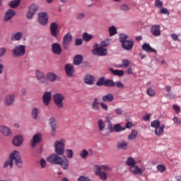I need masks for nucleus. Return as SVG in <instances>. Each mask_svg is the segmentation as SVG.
<instances>
[{"instance_id":"32","label":"nucleus","mask_w":181,"mask_h":181,"mask_svg":"<svg viewBox=\"0 0 181 181\" xmlns=\"http://www.w3.org/2000/svg\"><path fill=\"white\" fill-rule=\"evenodd\" d=\"M164 130H165V124H162L161 126H158V127H156L155 129V134L158 136H159L160 135H163V134L165 132Z\"/></svg>"},{"instance_id":"14","label":"nucleus","mask_w":181,"mask_h":181,"mask_svg":"<svg viewBox=\"0 0 181 181\" xmlns=\"http://www.w3.org/2000/svg\"><path fill=\"white\" fill-rule=\"evenodd\" d=\"M95 175L96 176H98L99 179H100V180L103 181H105L107 180V179H108V175L107 174V173L104 172V171H101L100 170V167H98L97 168H95Z\"/></svg>"},{"instance_id":"30","label":"nucleus","mask_w":181,"mask_h":181,"mask_svg":"<svg viewBox=\"0 0 181 181\" xmlns=\"http://www.w3.org/2000/svg\"><path fill=\"white\" fill-rule=\"evenodd\" d=\"M22 142H23V137L22 136H16L13 140V144L15 146H21Z\"/></svg>"},{"instance_id":"64","label":"nucleus","mask_w":181,"mask_h":181,"mask_svg":"<svg viewBox=\"0 0 181 181\" xmlns=\"http://www.w3.org/2000/svg\"><path fill=\"white\" fill-rule=\"evenodd\" d=\"M143 119L144 121H149V119H151V115L147 114L145 116H143Z\"/></svg>"},{"instance_id":"59","label":"nucleus","mask_w":181,"mask_h":181,"mask_svg":"<svg viewBox=\"0 0 181 181\" xmlns=\"http://www.w3.org/2000/svg\"><path fill=\"white\" fill-rule=\"evenodd\" d=\"M81 45H83V40L77 38L75 40V46H81Z\"/></svg>"},{"instance_id":"42","label":"nucleus","mask_w":181,"mask_h":181,"mask_svg":"<svg viewBox=\"0 0 181 181\" xmlns=\"http://www.w3.org/2000/svg\"><path fill=\"white\" fill-rule=\"evenodd\" d=\"M19 4H21V0H13L10 2L9 5L11 8H16L19 6Z\"/></svg>"},{"instance_id":"6","label":"nucleus","mask_w":181,"mask_h":181,"mask_svg":"<svg viewBox=\"0 0 181 181\" xmlns=\"http://www.w3.org/2000/svg\"><path fill=\"white\" fill-rule=\"evenodd\" d=\"M53 100L55 105L58 108H63L64 107V105L63 103V101H64V95L62 93H57L53 95Z\"/></svg>"},{"instance_id":"17","label":"nucleus","mask_w":181,"mask_h":181,"mask_svg":"<svg viewBox=\"0 0 181 181\" xmlns=\"http://www.w3.org/2000/svg\"><path fill=\"white\" fill-rule=\"evenodd\" d=\"M52 53H54V54H57L58 56H59V54H62V49L60 44L57 42L52 44Z\"/></svg>"},{"instance_id":"46","label":"nucleus","mask_w":181,"mask_h":181,"mask_svg":"<svg viewBox=\"0 0 181 181\" xmlns=\"http://www.w3.org/2000/svg\"><path fill=\"white\" fill-rule=\"evenodd\" d=\"M66 154L67 158H69V159H71V158H73L74 153L73 152V150H71V149H66Z\"/></svg>"},{"instance_id":"18","label":"nucleus","mask_w":181,"mask_h":181,"mask_svg":"<svg viewBox=\"0 0 181 181\" xmlns=\"http://www.w3.org/2000/svg\"><path fill=\"white\" fill-rule=\"evenodd\" d=\"M42 101L47 107L49 104H50V101H52V93L51 92H45L42 96Z\"/></svg>"},{"instance_id":"39","label":"nucleus","mask_w":181,"mask_h":181,"mask_svg":"<svg viewBox=\"0 0 181 181\" xmlns=\"http://www.w3.org/2000/svg\"><path fill=\"white\" fill-rule=\"evenodd\" d=\"M105 78L102 77L97 81L96 86H98V87H102V86H104V87H105Z\"/></svg>"},{"instance_id":"31","label":"nucleus","mask_w":181,"mask_h":181,"mask_svg":"<svg viewBox=\"0 0 181 181\" xmlns=\"http://www.w3.org/2000/svg\"><path fill=\"white\" fill-rule=\"evenodd\" d=\"M81 63H83V55H76L74 58V64H75V66H80Z\"/></svg>"},{"instance_id":"40","label":"nucleus","mask_w":181,"mask_h":181,"mask_svg":"<svg viewBox=\"0 0 181 181\" xmlns=\"http://www.w3.org/2000/svg\"><path fill=\"white\" fill-rule=\"evenodd\" d=\"M109 33L110 36H115V35H117V28L115 26L112 25L109 28Z\"/></svg>"},{"instance_id":"1","label":"nucleus","mask_w":181,"mask_h":181,"mask_svg":"<svg viewBox=\"0 0 181 181\" xmlns=\"http://www.w3.org/2000/svg\"><path fill=\"white\" fill-rule=\"evenodd\" d=\"M13 160L17 168H22V158H21V154L18 151H14L10 154L9 159L4 163V168H8V166H10V168L12 169V168H13Z\"/></svg>"},{"instance_id":"50","label":"nucleus","mask_w":181,"mask_h":181,"mask_svg":"<svg viewBox=\"0 0 181 181\" xmlns=\"http://www.w3.org/2000/svg\"><path fill=\"white\" fill-rule=\"evenodd\" d=\"M122 64L120 65V67H128L129 66V60L128 59H123L122 62Z\"/></svg>"},{"instance_id":"16","label":"nucleus","mask_w":181,"mask_h":181,"mask_svg":"<svg viewBox=\"0 0 181 181\" xmlns=\"http://www.w3.org/2000/svg\"><path fill=\"white\" fill-rule=\"evenodd\" d=\"M41 141H42V134H40V133H37L35 135H34L31 140L32 148H35V146H36L37 144H40Z\"/></svg>"},{"instance_id":"29","label":"nucleus","mask_w":181,"mask_h":181,"mask_svg":"<svg viewBox=\"0 0 181 181\" xmlns=\"http://www.w3.org/2000/svg\"><path fill=\"white\" fill-rule=\"evenodd\" d=\"M117 149H122V151H125L128 149V143L125 141H119L117 144Z\"/></svg>"},{"instance_id":"49","label":"nucleus","mask_w":181,"mask_h":181,"mask_svg":"<svg viewBox=\"0 0 181 181\" xmlns=\"http://www.w3.org/2000/svg\"><path fill=\"white\" fill-rule=\"evenodd\" d=\"M155 6L156 8H162L163 6V2H162L160 0H156L155 1Z\"/></svg>"},{"instance_id":"34","label":"nucleus","mask_w":181,"mask_h":181,"mask_svg":"<svg viewBox=\"0 0 181 181\" xmlns=\"http://www.w3.org/2000/svg\"><path fill=\"white\" fill-rule=\"evenodd\" d=\"M98 127L100 132H103L105 129V122L103 121V119H100L98 121Z\"/></svg>"},{"instance_id":"28","label":"nucleus","mask_w":181,"mask_h":181,"mask_svg":"<svg viewBox=\"0 0 181 181\" xmlns=\"http://www.w3.org/2000/svg\"><path fill=\"white\" fill-rule=\"evenodd\" d=\"M91 108L92 110H93V111H100V102H98V98H93Z\"/></svg>"},{"instance_id":"8","label":"nucleus","mask_w":181,"mask_h":181,"mask_svg":"<svg viewBox=\"0 0 181 181\" xmlns=\"http://www.w3.org/2000/svg\"><path fill=\"white\" fill-rule=\"evenodd\" d=\"M73 40V37L71 33H67L63 38L62 47L64 50H67L70 47V43Z\"/></svg>"},{"instance_id":"43","label":"nucleus","mask_w":181,"mask_h":181,"mask_svg":"<svg viewBox=\"0 0 181 181\" xmlns=\"http://www.w3.org/2000/svg\"><path fill=\"white\" fill-rule=\"evenodd\" d=\"M156 168H157V170L160 173H163V172L166 170V167H165L163 164L158 165Z\"/></svg>"},{"instance_id":"61","label":"nucleus","mask_w":181,"mask_h":181,"mask_svg":"<svg viewBox=\"0 0 181 181\" xmlns=\"http://www.w3.org/2000/svg\"><path fill=\"white\" fill-rule=\"evenodd\" d=\"M107 46H108V41H102L101 42H100V47H103V48H104V47H107Z\"/></svg>"},{"instance_id":"36","label":"nucleus","mask_w":181,"mask_h":181,"mask_svg":"<svg viewBox=\"0 0 181 181\" xmlns=\"http://www.w3.org/2000/svg\"><path fill=\"white\" fill-rule=\"evenodd\" d=\"M23 33L21 32H18L11 35L12 40H21L22 39Z\"/></svg>"},{"instance_id":"38","label":"nucleus","mask_w":181,"mask_h":181,"mask_svg":"<svg viewBox=\"0 0 181 181\" xmlns=\"http://www.w3.org/2000/svg\"><path fill=\"white\" fill-rule=\"evenodd\" d=\"M105 87H115V82L112 79L105 81Z\"/></svg>"},{"instance_id":"58","label":"nucleus","mask_w":181,"mask_h":181,"mask_svg":"<svg viewBox=\"0 0 181 181\" xmlns=\"http://www.w3.org/2000/svg\"><path fill=\"white\" fill-rule=\"evenodd\" d=\"M160 12L163 15H169V10H168V8H163L160 9Z\"/></svg>"},{"instance_id":"10","label":"nucleus","mask_w":181,"mask_h":181,"mask_svg":"<svg viewBox=\"0 0 181 181\" xmlns=\"http://www.w3.org/2000/svg\"><path fill=\"white\" fill-rule=\"evenodd\" d=\"M38 9L39 7L37 6V4H31L29 7V11L27 13V18L32 19V18H33V16L36 15V12H37Z\"/></svg>"},{"instance_id":"27","label":"nucleus","mask_w":181,"mask_h":181,"mask_svg":"<svg viewBox=\"0 0 181 181\" xmlns=\"http://www.w3.org/2000/svg\"><path fill=\"white\" fill-rule=\"evenodd\" d=\"M0 131L3 134L4 136H9L11 135V129L6 126H0Z\"/></svg>"},{"instance_id":"22","label":"nucleus","mask_w":181,"mask_h":181,"mask_svg":"<svg viewBox=\"0 0 181 181\" xmlns=\"http://www.w3.org/2000/svg\"><path fill=\"white\" fill-rule=\"evenodd\" d=\"M59 30V25H57V23H52L50 25V32H51V35L52 36H53L54 37H57V35H58V32L57 30Z\"/></svg>"},{"instance_id":"44","label":"nucleus","mask_w":181,"mask_h":181,"mask_svg":"<svg viewBox=\"0 0 181 181\" xmlns=\"http://www.w3.org/2000/svg\"><path fill=\"white\" fill-rule=\"evenodd\" d=\"M151 127L156 129L158 127H160V122H159V120H154V121L151 122Z\"/></svg>"},{"instance_id":"21","label":"nucleus","mask_w":181,"mask_h":181,"mask_svg":"<svg viewBox=\"0 0 181 181\" xmlns=\"http://www.w3.org/2000/svg\"><path fill=\"white\" fill-rule=\"evenodd\" d=\"M83 81L85 84H88V86H93V84H94V82L95 81V77L92 75L87 74L85 76Z\"/></svg>"},{"instance_id":"20","label":"nucleus","mask_w":181,"mask_h":181,"mask_svg":"<svg viewBox=\"0 0 181 181\" xmlns=\"http://www.w3.org/2000/svg\"><path fill=\"white\" fill-rule=\"evenodd\" d=\"M151 33L153 36L158 37V36H160V25H153L151 26Z\"/></svg>"},{"instance_id":"55","label":"nucleus","mask_w":181,"mask_h":181,"mask_svg":"<svg viewBox=\"0 0 181 181\" xmlns=\"http://www.w3.org/2000/svg\"><path fill=\"white\" fill-rule=\"evenodd\" d=\"M5 53H6V48L1 47L0 48V57H4V56H5Z\"/></svg>"},{"instance_id":"9","label":"nucleus","mask_w":181,"mask_h":181,"mask_svg":"<svg viewBox=\"0 0 181 181\" xmlns=\"http://www.w3.org/2000/svg\"><path fill=\"white\" fill-rule=\"evenodd\" d=\"M35 76L37 81H39L41 84H45V86L47 85V79L46 78V75H45V73L40 70H36Z\"/></svg>"},{"instance_id":"3","label":"nucleus","mask_w":181,"mask_h":181,"mask_svg":"<svg viewBox=\"0 0 181 181\" xmlns=\"http://www.w3.org/2000/svg\"><path fill=\"white\" fill-rule=\"evenodd\" d=\"M128 35L125 34H120L119 35V40L122 43V46L124 50H131L134 46V42L128 40Z\"/></svg>"},{"instance_id":"33","label":"nucleus","mask_w":181,"mask_h":181,"mask_svg":"<svg viewBox=\"0 0 181 181\" xmlns=\"http://www.w3.org/2000/svg\"><path fill=\"white\" fill-rule=\"evenodd\" d=\"M109 71L110 73H112L114 76H119V77H122V76H124V71L122 70H118V69L115 70L112 68H110Z\"/></svg>"},{"instance_id":"47","label":"nucleus","mask_w":181,"mask_h":181,"mask_svg":"<svg viewBox=\"0 0 181 181\" xmlns=\"http://www.w3.org/2000/svg\"><path fill=\"white\" fill-rule=\"evenodd\" d=\"M136 138V131L133 130L132 131V133L130 135L128 136L129 141H132L133 139H135Z\"/></svg>"},{"instance_id":"13","label":"nucleus","mask_w":181,"mask_h":181,"mask_svg":"<svg viewBox=\"0 0 181 181\" xmlns=\"http://www.w3.org/2000/svg\"><path fill=\"white\" fill-rule=\"evenodd\" d=\"M93 54L95 56H107V49L103 48V47H97L93 49L92 51Z\"/></svg>"},{"instance_id":"60","label":"nucleus","mask_w":181,"mask_h":181,"mask_svg":"<svg viewBox=\"0 0 181 181\" xmlns=\"http://www.w3.org/2000/svg\"><path fill=\"white\" fill-rule=\"evenodd\" d=\"M115 86H116V87H117V88H124V84H122V83L117 81L115 83Z\"/></svg>"},{"instance_id":"37","label":"nucleus","mask_w":181,"mask_h":181,"mask_svg":"<svg viewBox=\"0 0 181 181\" xmlns=\"http://www.w3.org/2000/svg\"><path fill=\"white\" fill-rule=\"evenodd\" d=\"M98 168H100V170L101 171L105 170V172H111L112 168H110V166L107 165H96L95 166V169H97Z\"/></svg>"},{"instance_id":"51","label":"nucleus","mask_w":181,"mask_h":181,"mask_svg":"<svg viewBox=\"0 0 181 181\" xmlns=\"http://www.w3.org/2000/svg\"><path fill=\"white\" fill-rule=\"evenodd\" d=\"M148 95L150 97H154L155 96V90L152 89L151 88H149L146 91Z\"/></svg>"},{"instance_id":"63","label":"nucleus","mask_w":181,"mask_h":181,"mask_svg":"<svg viewBox=\"0 0 181 181\" xmlns=\"http://www.w3.org/2000/svg\"><path fill=\"white\" fill-rule=\"evenodd\" d=\"M107 129H109L110 133L114 132V126H112V124L110 123L107 126Z\"/></svg>"},{"instance_id":"41","label":"nucleus","mask_w":181,"mask_h":181,"mask_svg":"<svg viewBox=\"0 0 181 181\" xmlns=\"http://www.w3.org/2000/svg\"><path fill=\"white\" fill-rule=\"evenodd\" d=\"M91 39H93V35L88 34V33H84L83 34V40L85 42H90V40H91Z\"/></svg>"},{"instance_id":"25","label":"nucleus","mask_w":181,"mask_h":181,"mask_svg":"<svg viewBox=\"0 0 181 181\" xmlns=\"http://www.w3.org/2000/svg\"><path fill=\"white\" fill-rule=\"evenodd\" d=\"M15 11L12 9L8 10L4 16L5 22H8V21H11V18H13V16H15Z\"/></svg>"},{"instance_id":"4","label":"nucleus","mask_w":181,"mask_h":181,"mask_svg":"<svg viewBox=\"0 0 181 181\" xmlns=\"http://www.w3.org/2000/svg\"><path fill=\"white\" fill-rule=\"evenodd\" d=\"M66 142L64 139L56 141L54 143V151L57 155L63 156L64 154V145Z\"/></svg>"},{"instance_id":"62","label":"nucleus","mask_w":181,"mask_h":181,"mask_svg":"<svg viewBox=\"0 0 181 181\" xmlns=\"http://www.w3.org/2000/svg\"><path fill=\"white\" fill-rule=\"evenodd\" d=\"M173 122H174L175 124H176L177 125H180V124H181V121L179 120V118H177V117H173Z\"/></svg>"},{"instance_id":"57","label":"nucleus","mask_w":181,"mask_h":181,"mask_svg":"<svg viewBox=\"0 0 181 181\" xmlns=\"http://www.w3.org/2000/svg\"><path fill=\"white\" fill-rule=\"evenodd\" d=\"M40 165L42 169H45V168H46V160L42 158L40 161Z\"/></svg>"},{"instance_id":"56","label":"nucleus","mask_w":181,"mask_h":181,"mask_svg":"<svg viewBox=\"0 0 181 181\" xmlns=\"http://www.w3.org/2000/svg\"><path fill=\"white\" fill-rule=\"evenodd\" d=\"M78 181H91L89 180L88 177H85L84 175H81L78 177Z\"/></svg>"},{"instance_id":"53","label":"nucleus","mask_w":181,"mask_h":181,"mask_svg":"<svg viewBox=\"0 0 181 181\" xmlns=\"http://www.w3.org/2000/svg\"><path fill=\"white\" fill-rule=\"evenodd\" d=\"M100 107L104 111H108V105H107V103L104 102L100 103Z\"/></svg>"},{"instance_id":"19","label":"nucleus","mask_w":181,"mask_h":181,"mask_svg":"<svg viewBox=\"0 0 181 181\" xmlns=\"http://www.w3.org/2000/svg\"><path fill=\"white\" fill-rule=\"evenodd\" d=\"M65 71L68 77H73L74 76V66L70 64L65 66Z\"/></svg>"},{"instance_id":"15","label":"nucleus","mask_w":181,"mask_h":181,"mask_svg":"<svg viewBox=\"0 0 181 181\" xmlns=\"http://www.w3.org/2000/svg\"><path fill=\"white\" fill-rule=\"evenodd\" d=\"M15 103V95H7L4 98V104L6 107H11Z\"/></svg>"},{"instance_id":"24","label":"nucleus","mask_w":181,"mask_h":181,"mask_svg":"<svg viewBox=\"0 0 181 181\" xmlns=\"http://www.w3.org/2000/svg\"><path fill=\"white\" fill-rule=\"evenodd\" d=\"M47 81H50V83H54L58 78L56 74L53 72H49L46 75Z\"/></svg>"},{"instance_id":"52","label":"nucleus","mask_w":181,"mask_h":181,"mask_svg":"<svg viewBox=\"0 0 181 181\" xmlns=\"http://www.w3.org/2000/svg\"><path fill=\"white\" fill-rule=\"evenodd\" d=\"M86 18V14L83 13H79L76 15V19L78 21H81Z\"/></svg>"},{"instance_id":"12","label":"nucleus","mask_w":181,"mask_h":181,"mask_svg":"<svg viewBox=\"0 0 181 181\" xmlns=\"http://www.w3.org/2000/svg\"><path fill=\"white\" fill-rule=\"evenodd\" d=\"M49 21V16H47V13L42 12L38 14V22L40 25H47V22Z\"/></svg>"},{"instance_id":"48","label":"nucleus","mask_w":181,"mask_h":181,"mask_svg":"<svg viewBox=\"0 0 181 181\" xmlns=\"http://www.w3.org/2000/svg\"><path fill=\"white\" fill-rule=\"evenodd\" d=\"M124 128L121 127V125L119 124H115L114 125V131L115 132H121V131H124Z\"/></svg>"},{"instance_id":"2","label":"nucleus","mask_w":181,"mask_h":181,"mask_svg":"<svg viewBox=\"0 0 181 181\" xmlns=\"http://www.w3.org/2000/svg\"><path fill=\"white\" fill-rule=\"evenodd\" d=\"M47 160L52 165H60L65 170L69 168V160L66 158L64 160L59 154H52L47 157Z\"/></svg>"},{"instance_id":"35","label":"nucleus","mask_w":181,"mask_h":181,"mask_svg":"<svg viewBox=\"0 0 181 181\" xmlns=\"http://www.w3.org/2000/svg\"><path fill=\"white\" fill-rule=\"evenodd\" d=\"M40 112V109L37 107H33L32 110V117L34 119H37V116Z\"/></svg>"},{"instance_id":"7","label":"nucleus","mask_w":181,"mask_h":181,"mask_svg":"<svg viewBox=\"0 0 181 181\" xmlns=\"http://www.w3.org/2000/svg\"><path fill=\"white\" fill-rule=\"evenodd\" d=\"M126 165L129 166V170L133 175H136V162L132 157L127 158Z\"/></svg>"},{"instance_id":"45","label":"nucleus","mask_w":181,"mask_h":181,"mask_svg":"<svg viewBox=\"0 0 181 181\" xmlns=\"http://www.w3.org/2000/svg\"><path fill=\"white\" fill-rule=\"evenodd\" d=\"M80 156L82 159H87V156H88V151L86 149L82 150V152L80 153Z\"/></svg>"},{"instance_id":"11","label":"nucleus","mask_w":181,"mask_h":181,"mask_svg":"<svg viewBox=\"0 0 181 181\" xmlns=\"http://www.w3.org/2000/svg\"><path fill=\"white\" fill-rule=\"evenodd\" d=\"M49 122L52 129L51 135L52 136H56L57 134V123H56V119L51 117L49 119Z\"/></svg>"},{"instance_id":"54","label":"nucleus","mask_w":181,"mask_h":181,"mask_svg":"<svg viewBox=\"0 0 181 181\" xmlns=\"http://www.w3.org/2000/svg\"><path fill=\"white\" fill-rule=\"evenodd\" d=\"M120 10L127 12V11H129V6L127 4H123L120 6Z\"/></svg>"},{"instance_id":"23","label":"nucleus","mask_w":181,"mask_h":181,"mask_svg":"<svg viewBox=\"0 0 181 181\" xmlns=\"http://www.w3.org/2000/svg\"><path fill=\"white\" fill-rule=\"evenodd\" d=\"M141 49L147 53H156V49L152 48V47H151V45L148 44V42H145L142 45Z\"/></svg>"},{"instance_id":"5","label":"nucleus","mask_w":181,"mask_h":181,"mask_svg":"<svg viewBox=\"0 0 181 181\" xmlns=\"http://www.w3.org/2000/svg\"><path fill=\"white\" fill-rule=\"evenodd\" d=\"M26 53V46L17 45L14 47L12 52L13 57H23Z\"/></svg>"},{"instance_id":"26","label":"nucleus","mask_w":181,"mask_h":181,"mask_svg":"<svg viewBox=\"0 0 181 181\" xmlns=\"http://www.w3.org/2000/svg\"><path fill=\"white\" fill-rule=\"evenodd\" d=\"M102 101H103V103H112V101H114V95L107 93L102 97Z\"/></svg>"}]
</instances>
